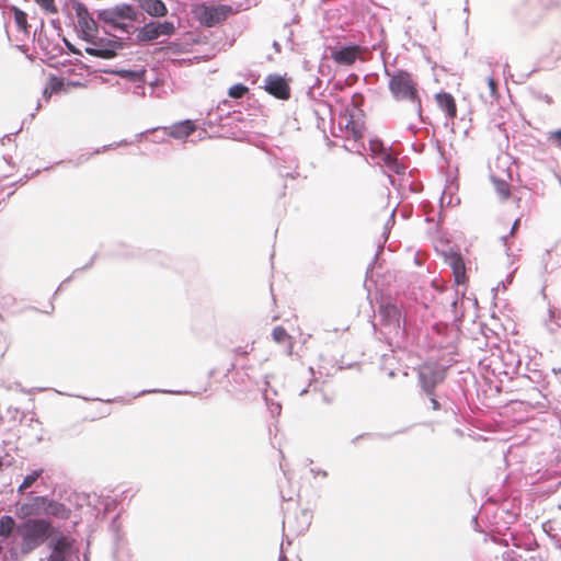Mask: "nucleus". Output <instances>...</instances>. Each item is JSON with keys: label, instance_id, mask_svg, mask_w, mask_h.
<instances>
[{"label": "nucleus", "instance_id": "nucleus-8", "mask_svg": "<svg viewBox=\"0 0 561 561\" xmlns=\"http://www.w3.org/2000/svg\"><path fill=\"white\" fill-rule=\"evenodd\" d=\"M264 83L265 91L274 98L279 100H288L290 98V87L282 76L268 75Z\"/></svg>", "mask_w": 561, "mask_h": 561}, {"label": "nucleus", "instance_id": "nucleus-11", "mask_svg": "<svg viewBox=\"0 0 561 561\" xmlns=\"http://www.w3.org/2000/svg\"><path fill=\"white\" fill-rule=\"evenodd\" d=\"M438 107L446 113L448 119L453 121L457 116V104L455 98L447 92H440L435 95Z\"/></svg>", "mask_w": 561, "mask_h": 561}, {"label": "nucleus", "instance_id": "nucleus-13", "mask_svg": "<svg viewBox=\"0 0 561 561\" xmlns=\"http://www.w3.org/2000/svg\"><path fill=\"white\" fill-rule=\"evenodd\" d=\"M491 181L494 185L495 193L500 201L505 202L512 196V188L508 180L501 178L495 173H492Z\"/></svg>", "mask_w": 561, "mask_h": 561}, {"label": "nucleus", "instance_id": "nucleus-34", "mask_svg": "<svg viewBox=\"0 0 561 561\" xmlns=\"http://www.w3.org/2000/svg\"><path fill=\"white\" fill-rule=\"evenodd\" d=\"M519 224H520V218H517L514 224H513V227H512V234L515 233V231L517 230V228L519 227Z\"/></svg>", "mask_w": 561, "mask_h": 561}, {"label": "nucleus", "instance_id": "nucleus-30", "mask_svg": "<svg viewBox=\"0 0 561 561\" xmlns=\"http://www.w3.org/2000/svg\"><path fill=\"white\" fill-rule=\"evenodd\" d=\"M347 131L351 133L355 140L360 139L363 136L360 129L354 123H352V126H347Z\"/></svg>", "mask_w": 561, "mask_h": 561}, {"label": "nucleus", "instance_id": "nucleus-20", "mask_svg": "<svg viewBox=\"0 0 561 561\" xmlns=\"http://www.w3.org/2000/svg\"><path fill=\"white\" fill-rule=\"evenodd\" d=\"M273 340L278 344H286L289 352L293 348L291 336L287 333V331L283 327H275L272 331Z\"/></svg>", "mask_w": 561, "mask_h": 561}, {"label": "nucleus", "instance_id": "nucleus-22", "mask_svg": "<svg viewBox=\"0 0 561 561\" xmlns=\"http://www.w3.org/2000/svg\"><path fill=\"white\" fill-rule=\"evenodd\" d=\"M15 526L13 517L4 515L0 518V537L8 538Z\"/></svg>", "mask_w": 561, "mask_h": 561}, {"label": "nucleus", "instance_id": "nucleus-7", "mask_svg": "<svg viewBox=\"0 0 561 561\" xmlns=\"http://www.w3.org/2000/svg\"><path fill=\"white\" fill-rule=\"evenodd\" d=\"M175 26L172 22H150L140 28L138 37L141 41L150 42L158 38L161 35L170 36L174 34Z\"/></svg>", "mask_w": 561, "mask_h": 561}, {"label": "nucleus", "instance_id": "nucleus-4", "mask_svg": "<svg viewBox=\"0 0 561 561\" xmlns=\"http://www.w3.org/2000/svg\"><path fill=\"white\" fill-rule=\"evenodd\" d=\"M32 501V504H25L21 507L23 514H35L41 507H43V512L47 515L61 519H68L70 517L71 511L62 503L49 501L45 496H35Z\"/></svg>", "mask_w": 561, "mask_h": 561}, {"label": "nucleus", "instance_id": "nucleus-17", "mask_svg": "<svg viewBox=\"0 0 561 561\" xmlns=\"http://www.w3.org/2000/svg\"><path fill=\"white\" fill-rule=\"evenodd\" d=\"M371 150L374 152L379 150V152L381 154V161L383 162V164L386 167H388L390 170L396 171L397 173H399L397 158L391 152H388L386 149H383L381 144L373 142L371 144Z\"/></svg>", "mask_w": 561, "mask_h": 561}, {"label": "nucleus", "instance_id": "nucleus-1", "mask_svg": "<svg viewBox=\"0 0 561 561\" xmlns=\"http://www.w3.org/2000/svg\"><path fill=\"white\" fill-rule=\"evenodd\" d=\"M386 76L389 78L388 89L393 100L411 104L414 112L421 116L422 100L415 77L403 69H398L392 72L386 70Z\"/></svg>", "mask_w": 561, "mask_h": 561}, {"label": "nucleus", "instance_id": "nucleus-2", "mask_svg": "<svg viewBox=\"0 0 561 561\" xmlns=\"http://www.w3.org/2000/svg\"><path fill=\"white\" fill-rule=\"evenodd\" d=\"M22 537L23 552H30L41 546L53 533L50 524L44 519H28L18 527Z\"/></svg>", "mask_w": 561, "mask_h": 561}, {"label": "nucleus", "instance_id": "nucleus-33", "mask_svg": "<svg viewBox=\"0 0 561 561\" xmlns=\"http://www.w3.org/2000/svg\"><path fill=\"white\" fill-rule=\"evenodd\" d=\"M431 403H432L433 410L437 411L440 409V404L435 398H431Z\"/></svg>", "mask_w": 561, "mask_h": 561}, {"label": "nucleus", "instance_id": "nucleus-29", "mask_svg": "<svg viewBox=\"0 0 561 561\" xmlns=\"http://www.w3.org/2000/svg\"><path fill=\"white\" fill-rule=\"evenodd\" d=\"M251 351H253V344H247L245 346H239L233 350L236 356H247Z\"/></svg>", "mask_w": 561, "mask_h": 561}, {"label": "nucleus", "instance_id": "nucleus-19", "mask_svg": "<svg viewBox=\"0 0 561 561\" xmlns=\"http://www.w3.org/2000/svg\"><path fill=\"white\" fill-rule=\"evenodd\" d=\"M72 546L71 540L66 536H59L53 543V553L65 556L70 551Z\"/></svg>", "mask_w": 561, "mask_h": 561}, {"label": "nucleus", "instance_id": "nucleus-36", "mask_svg": "<svg viewBox=\"0 0 561 561\" xmlns=\"http://www.w3.org/2000/svg\"><path fill=\"white\" fill-rule=\"evenodd\" d=\"M519 202H520V198H519V197H517V198H516L517 207L519 206Z\"/></svg>", "mask_w": 561, "mask_h": 561}, {"label": "nucleus", "instance_id": "nucleus-10", "mask_svg": "<svg viewBox=\"0 0 561 561\" xmlns=\"http://www.w3.org/2000/svg\"><path fill=\"white\" fill-rule=\"evenodd\" d=\"M383 324L398 329L400 327L401 310L393 304H385L379 308Z\"/></svg>", "mask_w": 561, "mask_h": 561}, {"label": "nucleus", "instance_id": "nucleus-12", "mask_svg": "<svg viewBox=\"0 0 561 561\" xmlns=\"http://www.w3.org/2000/svg\"><path fill=\"white\" fill-rule=\"evenodd\" d=\"M164 130H167L168 135L172 138L186 139L196 130V126L192 121L186 119V121L176 123V124L172 125L171 127H167V128H164Z\"/></svg>", "mask_w": 561, "mask_h": 561}, {"label": "nucleus", "instance_id": "nucleus-35", "mask_svg": "<svg viewBox=\"0 0 561 561\" xmlns=\"http://www.w3.org/2000/svg\"><path fill=\"white\" fill-rule=\"evenodd\" d=\"M278 561H288L287 557L285 554H280Z\"/></svg>", "mask_w": 561, "mask_h": 561}, {"label": "nucleus", "instance_id": "nucleus-21", "mask_svg": "<svg viewBox=\"0 0 561 561\" xmlns=\"http://www.w3.org/2000/svg\"><path fill=\"white\" fill-rule=\"evenodd\" d=\"M115 14L117 19L121 20H135L136 19V12L131 5L128 4H122L114 8Z\"/></svg>", "mask_w": 561, "mask_h": 561}, {"label": "nucleus", "instance_id": "nucleus-6", "mask_svg": "<svg viewBox=\"0 0 561 561\" xmlns=\"http://www.w3.org/2000/svg\"><path fill=\"white\" fill-rule=\"evenodd\" d=\"M78 24L81 28L83 39L92 42L98 34V25L83 3L75 5Z\"/></svg>", "mask_w": 561, "mask_h": 561}, {"label": "nucleus", "instance_id": "nucleus-28", "mask_svg": "<svg viewBox=\"0 0 561 561\" xmlns=\"http://www.w3.org/2000/svg\"><path fill=\"white\" fill-rule=\"evenodd\" d=\"M486 83H488V87L490 89V95L493 98V99H499V90H497V82L496 80L493 78V77H488L486 78Z\"/></svg>", "mask_w": 561, "mask_h": 561}, {"label": "nucleus", "instance_id": "nucleus-26", "mask_svg": "<svg viewBox=\"0 0 561 561\" xmlns=\"http://www.w3.org/2000/svg\"><path fill=\"white\" fill-rule=\"evenodd\" d=\"M36 4L47 14H57L56 0H34Z\"/></svg>", "mask_w": 561, "mask_h": 561}, {"label": "nucleus", "instance_id": "nucleus-27", "mask_svg": "<svg viewBox=\"0 0 561 561\" xmlns=\"http://www.w3.org/2000/svg\"><path fill=\"white\" fill-rule=\"evenodd\" d=\"M249 92V88L242 83L230 87L228 94L232 99H241Z\"/></svg>", "mask_w": 561, "mask_h": 561}, {"label": "nucleus", "instance_id": "nucleus-5", "mask_svg": "<svg viewBox=\"0 0 561 561\" xmlns=\"http://www.w3.org/2000/svg\"><path fill=\"white\" fill-rule=\"evenodd\" d=\"M445 378L444 370L434 364L425 363L419 368V380L422 389L428 396H434L435 388Z\"/></svg>", "mask_w": 561, "mask_h": 561}, {"label": "nucleus", "instance_id": "nucleus-31", "mask_svg": "<svg viewBox=\"0 0 561 561\" xmlns=\"http://www.w3.org/2000/svg\"><path fill=\"white\" fill-rule=\"evenodd\" d=\"M550 139H552L559 147H561V130L551 133Z\"/></svg>", "mask_w": 561, "mask_h": 561}, {"label": "nucleus", "instance_id": "nucleus-18", "mask_svg": "<svg viewBox=\"0 0 561 561\" xmlns=\"http://www.w3.org/2000/svg\"><path fill=\"white\" fill-rule=\"evenodd\" d=\"M65 90V81L62 78L50 76L44 89V96L48 100L53 94H57Z\"/></svg>", "mask_w": 561, "mask_h": 561}, {"label": "nucleus", "instance_id": "nucleus-24", "mask_svg": "<svg viewBox=\"0 0 561 561\" xmlns=\"http://www.w3.org/2000/svg\"><path fill=\"white\" fill-rule=\"evenodd\" d=\"M99 18L102 21H104L105 23L111 24L112 26H114L116 28H122L123 27L121 22H119V20L117 19V16L115 14L114 8L113 9H107V10H103L99 14Z\"/></svg>", "mask_w": 561, "mask_h": 561}, {"label": "nucleus", "instance_id": "nucleus-23", "mask_svg": "<svg viewBox=\"0 0 561 561\" xmlns=\"http://www.w3.org/2000/svg\"><path fill=\"white\" fill-rule=\"evenodd\" d=\"M43 470H34L32 473L27 474L21 485L18 488V492L23 494L28 488H31L35 481L42 476Z\"/></svg>", "mask_w": 561, "mask_h": 561}, {"label": "nucleus", "instance_id": "nucleus-9", "mask_svg": "<svg viewBox=\"0 0 561 561\" xmlns=\"http://www.w3.org/2000/svg\"><path fill=\"white\" fill-rule=\"evenodd\" d=\"M362 51L363 48L360 46L353 45L332 51L331 57L339 65L351 66L356 61Z\"/></svg>", "mask_w": 561, "mask_h": 561}, {"label": "nucleus", "instance_id": "nucleus-14", "mask_svg": "<svg viewBox=\"0 0 561 561\" xmlns=\"http://www.w3.org/2000/svg\"><path fill=\"white\" fill-rule=\"evenodd\" d=\"M141 9L151 16L162 18L168 9L162 0H139Z\"/></svg>", "mask_w": 561, "mask_h": 561}, {"label": "nucleus", "instance_id": "nucleus-16", "mask_svg": "<svg viewBox=\"0 0 561 561\" xmlns=\"http://www.w3.org/2000/svg\"><path fill=\"white\" fill-rule=\"evenodd\" d=\"M449 264L453 268L455 283L457 285L465 284L467 278H466V266H465V262H463L462 257L458 254L453 255L450 257Z\"/></svg>", "mask_w": 561, "mask_h": 561}, {"label": "nucleus", "instance_id": "nucleus-25", "mask_svg": "<svg viewBox=\"0 0 561 561\" xmlns=\"http://www.w3.org/2000/svg\"><path fill=\"white\" fill-rule=\"evenodd\" d=\"M12 11L14 13V21H15L16 26L21 31L27 32L28 23H27L26 13L16 7H13Z\"/></svg>", "mask_w": 561, "mask_h": 561}, {"label": "nucleus", "instance_id": "nucleus-15", "mask_svg": "<svg viewBox=\"0 0 561 561\" xmlns=\"http://www.w3.org/2000/svg\"><path fill=\"white\" fill-rule=\"evenodd\" d=\"M91 43L93 44V46L85 47L84 49L87 54L103 59H111L116 56L112 43H108L106 46H102L100 43H95L93 41Z\"/></svg>", "mask_w": 561, "mask_h": 561}, {"label": "nucleus", "instance_id": "nucleus-32", "mask_svg": "<svg viewBox=\"0 0 561 561\" xmlns=\"http://www.w3.org/2000/svg\"><path fill=\"white\" fill-rule=\"evenodd\" d=\"M47 561H67L65 556L57 554V553H50Z\"/></svg>", "mask_w": 561, "mask_h": 561}, {"label": "nucleus", "instance_id": "nucleus-3", "mask_svg": "<svg viewBox=\"0 0 561 561\" xmlns=\"http://www.w3.org/2000/svg\"><path fill=\"white\" fill-rule=\"evenodd\" d=\"M233 13L230 5H208L206 3L197 4L193 9L195 19L204 26L211 27L216 24L222 23Z\"/></svg>", "mask_w": 561, "mask_h": 561}]
</instances>
